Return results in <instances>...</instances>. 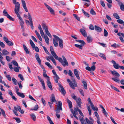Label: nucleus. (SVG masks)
<instances>
[{"mask_svg": "<svg viewBox=\"0 0 124 124\" xmlns=\"http://www.w3.org/2000/svg\"><path fill=\"white\" fill-rule=\"evenodd\" d=\"M55 39H53V42L58 43V40L59 41V46L61 48H63V40L61 39H60L58 37L55 35H53Z\"/></svg>", "mask_w": 124, "mask_h": 124, "instance_id": "obj_2", "label": "nucleus"}, {"mask_svg": "<svg viewBox=\"0 0 124 124\" xmlns=\"http://www.w3.org/2000/svg\"><path fill=\"white\" fill-rule=\"evenodd\" d=\"M80 31L82 34V35L85 37H87V35L85 30L83 29H81L80 30Z\"/></svg>", "mask_w": 124, "mask_h": 124, "instance_id": "obj_12", "label": "nucleus"}, {"mask_svg": "<svg viewBox=\"0 0 124 124\" xmlns=\"http://www.w3.org/2000/svg\"><path fill=\"white\" fill-rule=\"evenodd\" d=\"M58 105L57 106V108L55 110L56 113H59L60 110H62V103L61 101H58Z\"/></svg>", "mask_w": 124, "mask_h": 124, "instance_id": "obj_4", "label": "nucleus"}, {"mask_svg": "<svg viewBox=\"0 0 124 124\" xmlns=\"http://www.w3.org/2000/svg\"><path fill=\"white\" fill-rule=\"evenodd\" d=\"M74 73L77 78L78 80L80 79V78L78 74V70L75 69L74 70Z\"/></svg>", "mask_w": 124, "mask_h": 124, "instance_id": "obj_15", "label": "nucleus"}, {"mask_svg": "<svg viewBox=\"0 0 124 124\" xmlns=\"http://www.w3.org/2000/svg\"><path fill=\"white\" fill-rule=\"evenodd\" d=\"M47 118L50 124H54L51 120V118L48 116H47Z\"/></svg>", "mask_w": 124, "mask_h": 124, "instance_id": "obj_34", "label": "nucleus"}, {"mask_svg": "<svg viewBox=\"0 0 124 124\" xmlns=\"http://www.w3.org/2000/svg\"><path fill=\"white\" fill-rule=\"evenodd\" d=\"M98 54L104 60L106 59V58L105 56L103 54L101 53H99Z\"/></svg>", "mask_w": 124, "mask_h": 124, "instance_id": "obj_24", "label": "nucleus"}, {"mask_svg": "<svg viewBox=\"0 0 124 124\" xmlns=\"http://www.w3.org/2000/svg\"><path fill=\"white\" fill-rule=\"evenodd\" d=\"M120 8L122 11H124V5L123 4H121L120 5Z\"/></svg>", "mask_w": 124, "mask_h": 124, "instance_id": "obj_56", "label": "nucleus"}, {"mask_svg": "<svg viewBox=\"0 0 124 124\" xmlns=\"http://www.w3.org/2000/svg\"><path fill=\"white\" fill-rule=\"evenodd\" d=\"M93 40V38L91 37L88 36L87 38V41L88 43H90Z\"/></svg>", "mask_w": 124, "mask_h": 124, "instance_id": "obj_25", "label": "nucleus"}, {"mask_svg": "<svg viewBox=\"0 0 124 124\" xmlns=\"http://www.w3.org/2000/svg\"><path fill=\"white\" fill-rule=\"evenodd\" d=\"M47 79L46 83L48 86L51 90H52L53 88L52 86L51 83L50 81V79L49 78H47Z\"/></svg>", "mask_w": 124, "mask_h": 124, "instance_id": "obj_10", "label": "nucleus"}, {"mask_svg": "<svg viewBox=\"0 0 124 124\" xmlns=\"http://www.w3.org/2000/svg\"><path fill=\"white\" fill-rule=\"evenodd\" d=\"M75 46L76 47L79 48V49H81L82 48V46H83L81 45H78L77 44H75Z\"/></svg>", "mask_w": 124, "mask_h": 124, "instance_id": "obj_46", "label": "nucleus"}, {"mask_svg": "<svg viewBox=\"0 0 124 124\" xmlns=\"http://www.w3.org/2000/svg\"><path fill=\"white\" fill-rule=\"evenodd\" d=\"M110 71L113 75H114L118 77H119L120 76L119 74L117 71L115 70L113 71L111 70Z\"/></svg>", "mask_w": 124, "mask_h": 124, "instance_id": "obj_18", "label": "nucleus"}, {"mask_svg": "<svg viewBox=\"0 0 124 124\" xmlns=\"http://www.w3.org/2000/svg\"><path fill=\"white\" fill-rule=\"evenodd\" d=\"M45 64L50 69H53V68L52 66L48 62H46L45 63Z\"/></svg>", "mask_w": 124, "mask_h": 124, "instance_id": "obj_35", "label": "nucleus"}, {"mask_svg": "<svg viewBox=\"0 0 124 124\" xmlns=\"http://www.w3.org/2000/svg\"><path fill=\"white\" fill-rule=\"evenodd\" d=\"M95 66L93 65L91 68L88 66L86 67L85 69L89 71H94L95 70Z\"/></svg>", "mask_w": 124, "mask_h": 124, "instance_id": "obj_9", "label": "nucleus"}, {"mask_svg": "<svg viewBox=\"0 0 124 124\" xmlns=\"http://www.w3.org/2000/svg\"><path fill=\"white\" fill-rule=\"evenodd\" d=\"M45 32L46 34L50 38H51L52 37L51 34L48 31V29L46 30H45Z\"/></svg>", "mask_w": 124, "mask_h": 124, "instance_id": "obj_37", "label": "nucleus"}, {"mask_svg": "<svg viewBox=\"0 0 124 124\" xmlns=\"http://www.w3.org/2000/svg\"><path fill=\"white\" fill-rule=\"evenodd\" d=\"M90 13L93 15H96V13L95 11L93 10V8H91L90 11Z\"/></svg>", "mask_w": 124, "mask_h": 124, "instance_id": "obj_38", "label": "nucleus"}, {"mask_svg": "<svg viewBox=\"0 0 124 124\" xmlns=\"http://www.w3.org/2000/svg\"><path fill=\"white\" fill-rule=\"evenodd\" d=\"M7 17L10 20L12 21H14L15 20L14 18L11 16L9 15H7Z\"/></svg>", "mask_w": 124, "mask_h": 124, "instance_id": "obj_44", "label": "nucleus"}, {"mask_svg": "<svg viewBox=\"0 0 124 124\" xmlns=\"http://www.w3.org/2000/svg\"><path fill=\"white\" fill-rule=\"evenodd\" d=\"M6 43L9 46H12L13 45V43L10 41H9L8 42H7Z\"/></svg>", "mask_w": 124, "mask_h": 124, "instance_id": "obj_43", "label": "nucleus"}, {"mask_svg": "<svg viewBox=\"0 0 124 124\" xmlns=\"http://www.w3.org/2000/svg\"><path fill=\"white\" fill-rule=\"evenodd\" d=\"M82 12L84 13V15L88 17H89V14L87 13L85 11H84V10L83 9H82Z\"/></svg>", "mask_w": 124, "mask_h": 124, "instance_id": "obj_42", "label": "nucleus"}, {"mask_svg": "<svg viewBox=\"0 0 124 124\" xmlns=\"http://www.w3.org/2000/svg\"><path fill=\"white\" fill-rule=\"evenodd\" d=\"M43 76L44 77L47 78H49V77L47 76L46 72H43Z\"/></svg>", "mask_w": 124, "mask_h": 124, "instance_id": "obj_61", "label": "nucleus"}, {"mask_svg": "<svg viewBox=\"0 0 124 124\" xmlns=\"http://www.w3.org/2000/svg\"><path fill=\"white\" fill-rule=\"evenodd\" d=\"M117 22L120 24H122L124 23V22L121 19H118L117 20Z\"/></svg>", "mask_w": 124, "mask_h": 124, "instance_id": "obj_58", "label": "nucleus"}, {"mask_svg": "<svg viewBox=\"0 0 124 124\" xmlns=\"http://www.w3.org/2000/svg\"><path fill=\"white\" fill-rule=\"evenodd\" d=\"M20 107L19 106H18L17 107H16L15 106L14 107V109L16 111H19V109H20Z\"/></svg>", "mask_w": 124, "mask_h": 124, "instance_id": "obj_48", "label": "nucleus"}, {"mask_svg": "<svg viewBox=\"0 0 124 124\" xmlns=\"http://www.w3.org/2000/svg\"><path fill=\"white\" fill-rule=\"evenodd\" d=\"M0 46L3 48H4L5 47V45L4 43L1 41H0Z\"/></svg>", "mask_w": 124, "mask_h": 124, "instance_id": "obj_51", "label": "nucleus"}, {"mask_svg": "<svg viewBox=\"0 0 124 124\" xmlns=\"http://www.w3.org/2000/svg\"><path fill=\"white\" fill-rule=\"evenodd\" d=\"M41 25L43 29L46 30L48 29L47 26L46 25L45 23H42Z\"/></svg>", "mask_w": 124, "mask_h": 124, "instance_id": "obj_20", "label": "nucleus"}, {"mask_svg": "<svg viewBox=\"0 0 124 124\" xmlns=\"http://www.w3.org/2000/svg\"><path fill=\"white\" fill-rule=\"evenodd\" d=\"M113 16L114 17L117 19H118L120 18L119 16H118L117 13H115L113 14Z\"/></svg>", "mask_w": 124, "mask_h": 124, "instance_id": "obj_33", "label": "nucleus"}, {"mask_svg": "<svg viewBox=\"0 0 124 124\" xmlns=\"http://www.w3.org/2000/svg\"><path fill=\"white\" fill-rule=\"evenodd\" d=\"M51 102L53 103V102H56V101L55 100L54 95L53 94H52V97L51 99Z\"/></svg>", "mask_w": 124, "mask_h": 124, "instance_id": "obj_19", "label": "nucleus"}, {"mask_svg": "<svg viewBox=\"0 0 124 124\" xmlns=\"http://www.w3.org/2000/svg\"><path fill=\"white\" fill-rule=\"evenodd\" d=\"M44 4L47 8L49 10L52 14H54V10L51 8L46 3H44Z\"/></svg>", "mask_w": 124, "mask_h": 124, "instance_id": "obj_11", "label": "nucleus"}, {"mask_svg": "<svg viewBox=\"0 0 124 124\" xmlns=\"http://www.w3.org/2000/svg\"><path fill=\"white\" fill-rule=\"evenodd\" d=\"M85 120L88 124H93L92 122L89 120L87 118H85Z\"/></svg>", "mask_w": 124, "mask_h": 124, "instance_id": "obj_36", "label": "nucleus"}, {"mask_svg": "<svg viewBox=\"0 0 124 124\" xmlns=\"http://www.w3.org/2000/svg\"><path fill=\"white\" fill-rule=\"evenodd\" d=\"M44 39L45 40L46 43L47 45H49V39L48 37L47 36H46L45 37H44Z\"/></svg>", "mask_w": 124, "mask_h": 124, "instance_id": "obj_32", "label": "nucleus"}, {"mask_svg": "<svg viewBox=\"0 0 124 124\" xmlns=\"http://www.w3.org/2000/svg\"><path fill=\"white\" fill-rule=\"evenodd\" d=\"M71 80L72 81L73 83L69 79H67V80L69 84L70 87L73 89H75V87H77L78 85L75 79L74 78H72L71 79Z\"/></svg>", "mask_w": 124, "mask_h": 124, "instance_id": "obj_3", "label": "nucleus"}, {"mask_svg": "<svg viewBox=\"0 0 124 124\" xmlns=\"http://www.w3.org/2000/svg\"><path fill=\"white\" fill-rule=\"evenodd\" d=\"M13 3L15 5V8L14 11L15 13L17 15L18 19L20 20L19 22L20 24L21 27L23 30H24V21L23 19L21 17L20 15L18 12L19 11L20 8V4L18 2H16V0H12Z\"/></svg>", "mask_w": 124, "mask_h": 124, "instance_id": "obj_1", "label": "nucleus"}, {"mask_svg": "<svg viewBox=\"0 0 124 124\" xmlns=\"http://www.w3.org/2000/svg\"><path fill=\"white\" fill-rule=\"evenodd\" d=\"M95 29L97 32H100L102 31V29L101 28L96 25L95 26Z\"/></svg>", "mask_w": 124, "mask_h": 124, "instance_id": "obj_21", "label": "nucleus"}, {"mask_svg": "<svg viewBox=\"0 0 124 124\" xmlns=\"http://www.w3.org/2000/svg\"><path fill=\"white\" fill-rule=\"evenodd\" d=\"M73 15L74 17L78 20L80 21V18L76 14H73Z\"/></svg>", "mask_w": 124, "mask_h": 124, "instance_id": "obj_59", "label": "nucleus"}, {"mask_svg": "<svg viewBox=\"0 0 124 124\" xmlns=\"http://www.w3.org/2000/svg\"><path fill=\"white\" fill-rule=\"evenodd\" d=\"M12 62L13 64L14 65L16 66H17V67H18V63L16 61H12Z\"/></svg>", "mask_w": 124, "mask_h": 124, "instance_id": "obj_54", "label": "nucleus"}, {"mask_svg": "<svg viewBox=\"0 0 124 124\" xmlns=\"http://www.w3.org/2000/svg\"><path fill=\"white\" fill-rule=\"evenodd\" d=\"M112 79L116 82H119L120 80L118 78H112Z\"/></svg>", "mask_w": 124, "mask_h": 124, "instance_id": "obj_40", "label": "nucleus"}, {"mask_svg": "<svg viewBox=\"0 0 124 124\" xmlns=\"http://www.w3.org/2000/svg\"><path fill=\"white\" fill-rule=\"evenodd\" d=\"M50 58L51 59V60L53 62L54 64L56 66V62L55 60L53 57L52 56V57L51 58Z\"/></svg>", "mask_w": 124, "mask_h": 124, "instance_id": "obj_45", "label": "nucleus"}, {"mask_svg": "<svg viewBox=\"0 0 124 124\" xmlns=\"http://www.w3.org/2000/svg\"><path fill=\"white\" fill-rule=\"evenodd\" d=\"M35 58L36 60L37 61L39 65L41 64V60L39 57V55L38 54H36L35 55Z\"/></svg>", "mask_w": 124, "mask_h": 124, "instance_id": "obj_13", "label": "nucleus"}, {"mask_svg": "<svg viewBox=\"0 0 124 124\" xmlns=\"http://www.w3.org/2000/svg\"><path fill=\"white\" fill-rule=\"evenodd\" d=\"M9 80L11 81V79L10 76L9 75H7L5 76Z\"/></svg>", "mask_w": 124, "mask_h": 124, "instance_id": "obj_57", "label": "nucleus"}, {"mask_svg": "<svg viewBox=\"0 0 124 124\" xmlns=\"http://www.w3.org/2000/svg\"><path fill=\"white\" fill-rule=\"evenodd\" d=\"M76 41L81 43L82 44L81 45L83 46L85 44V43L83 40H76Z\"/></svg>", "mask_w": 124, "mask_h": 124, "instance_id": "obj_28", "label": "nucleus"}, {"mask_svg": "<svg viewBox=\"0 0 124 124\" xmlns=\"http://www.w3.org/2000/svg\"><path fill=\"white\" fill-rule=\"evenodd\" d=\"M87 109L88 111L89 115H91V110L90 106H87Z\"/></svg>", "mask_w": 124, "mask_h": 124, "instance_id": "obj_60", "label": "nucleus"}, {"mask_svg": "<svg viewBox=\"0 0 124 124\" xmlns=\"http://www.w3.org/2000/svg\"><path fill=\"white\" fill-rule=\"evenodd\" d=\"M52 57V56H48L46 57V59L49 62H50V60H49V59H50L51 60V59L50 58H51Z\"/></svg>", "mask_w": 124, "mask_h": 124, "instance_id": "obj_63", "label": "nucleus"}, {"mask_svg": "<svg viewBox=\"0 0 124 124\" xmlns=\"http://www.w3.org/2000/svg\"><path fill=\"white\" fill-rule=\"evenodd\" d=\"M14 69L16 72H19V69L18 68L15 67L14 68Z\"/></svg>", "mask_w": 124, "mask_h": 124, "instance_id": "obj_62", "label": "nucleus"}, {"mask_svg": "<svg viewBox=\"0 0 124 124\" xmlns=\"http://www.w3.org/2000/svg\"><path fill=\"white\" fill-rule=\"evenodd\" d=\"M31 118L34 121H36V116L35 115L33 114L30 115Z\"/></svg>", "mask_w": 124, "mask_h": 124, "instance_id": "obj_31", "label": "nucleus"}, {"mask_svg": "<svg viewBox=\"0 0 124 124\" xmlns=\"http://www.w3.org/2000/svg\"><path fill=\"white\" fill-rule=\"evenodd\" d=\"M3 39L4 41H5L6 43L9 41L8 38L6 37H4Z\"/></svg>", "mask_w": 124, "mask_h": 124, "instance_id": "obj_53", "label": "nucleus"}, {"mask_svg": "<svg viewBox=\"0 0 124 124\" xmlns=\"http://www.w3.org/2000/svg\"><path fill=\"white\" fill-rule=\"evenodd\" d=\"M12 80L14 82V84L15 85H17V81L16 79L14 78H12Z\"/></svg>", "mask_w": 124, "mask_h": 124, "instance_id": "obj_52", "label": "nucleus"}, {"mask_svg": "<svg viewBox=\"0 0 124 124\" xmlns=\"http://www.w3.org/2000/svg\"><path fill=\"white\" fill-rule=\"evenodd\" d=\"M38 106L37 105H36L34 108H31V109L32 110H37L38 108Z\"/></svg>", "mask_w": 124, "mask_h": 124, "instance_id": "obj_39", "label": "nucleus"}, {"mask_svg": "<svg viewBox=\"0 0 124 124\" xmlns=\"http://www.w3.org/2000/svg\"><path fill=\"white\" fill-rule=\"evenodd\" d=\"M111 62L113 64V66L114 68L116 69H118L119 68V65L117 63H116V62L114 60H112L111 61Z\"/></svg>", "mask_w": 124, "mask_h": 124, "instance_id": "obj_7", "label": "nucleus"}, {"mask_svg": "<svg viewBox=\"0 0 124 124\" xmlns=\"http://www.w3.org/2000/svg\"><path fill=\"white\" fill-rule=\"evenodd\" d=\"M29 41L30 42V44L32 46V48L33 50L34 49V48L35 47V44L31 39H30Z\"/></svg>", "mask_w": 124, "mask_h": 124, "instance_id": "obj_26", "label": "nucleus"}, {"mask_svg": "<svg viewBox=\"0 0 124 124\" xmlns=\"http://www.w3.org/2000/svg\"><path fill=\"white\" fill-rule=\"evenodd\" d=\"M58 60V61L61 63L63 65V64H64V62H63V60L62 58H58V56L57 55V58H54Z\"/></svg>", "mask_w": 124, "mask_h": 124, "instance_id": "obj_27", "label": "nucleus"}, {"mask_svg": "<svg viewBox=\"0 0 124 124\" xmlns=\"http://www.w3.org/2000/svg\"><path fill=\"white\" fill-rule=\"evenodd\" d=\"M0 109L1 111V113L0 112V116H1V113L3 116L4 117V118H6L7 117L6 116L5 114V112L4 110L1 108H0Z\"/></svg>", "mask_w": 124, "mask_h": 124, "instance_id": "obj_16", "label": "nucleus"}, {"mask_svg": "<svg viewBox=\"0 0 124 124\" xmlns=\"http://www.w3.org/2000/svg\"><path fill=\"white\" fill-rule=\"evenodd\" d=\"M20 97L22 98H24L25 97L24 95L22 93L18 92L17 94Z\"/></svg>", "mask_w": 124, "mask_h": 124, "instance_id": "obj_29", "label": "nucleus"}, {"mask_svg": "<svg viewBox=\"0 0 124 124\" xmlns=\"http://www.w3.org/2000/svg\"><path fill=\"white\" fill-rule=\"evenodd\" d=\"M62 57L64 61L63 62L64 63V64H63V65L64 67L66 65L68 66V64L65 57L63 55L62 56Z\"/></svg>", "mask_w": 124, "mask_h": 124, "instance_id": "obj_17", "label": "nucleus"}, {"mask_svg": "<svg viewBox=\"0 0 124 124\" xmlns=\"http://www.w3.org/2000/svg\"><path fill=\"white\" fill-rule=\"evenodd\" d=\"M2 53L4 55L8 54L9 53V52L5 49H4L2 50Z\"/></svg>", "mask_w": 124, "mask_h": 124, "instance_id": "obj_22", "label": "nucleus"}, {"mask_svg": "<svg viewBox=\"0 0 124 124\" xmlns=\"http://www.w3.org/2000/svg\"><path fill=\"white\" fill-rule=\"evenodd\" d=\"M3 13L4 16L7 17V15H9L8 14V12L5 9H4L3 11Z\"/></svg>", "mask_w": 124, "mask_h": 124, "instance_id": "obj_49", "label": "nucleus"}, {"mask_svg": "<svg viewBox=\"0 0 124 124\" xmlns=\"http://www.w3.org/2000/svg\"><path fill=\"white\" fill-rule=\"evenodd\" d=\"M23 47L26 53L27 54H29V51L28 50V49L26 47V46L25 45L23 44Z\"/></svg>", "mask_w": 124, "mask_h": 124, "instance_id": "obj_23", "label": "nucleus"}, {"mask_svg": "<svg viewBox=\"0 0 124 124\" xmlns=\"http://www.w3.org/2000/svg\"><path fill=\"white\" fill-rule=\"evenodd\" d=\"M76 102L80 108H81V100L80 98H78V99L76 100Z\"/></svg>", "mask_w": 124, "mask_h": 124, "instance_id": "obj_14", "label": "nucleus"}, {"mask_svg": "<svg viewBox=\"0 0 124 124\" xmlns=\"http://www.w3.org/2000/svg\"><path fill=\"white\" fill-rule=\"evenodd\" d=\"M50 51L52 55L54 58H57V55L54 52V50L52 46H51L50 48Z\"/></svg>", "mask_w": 124, "mask_h": 124, "instance_id": "obj_8", "label": "nucleus"}, {"mask_svg": "<svg viewBox=\"0 0 124 124\" xmlns=\"http://www.w3.org/2000/svg\"><path fill=\"white\" fill-rule=\"evenodd\" d=\"M58 85L60 87L59 88L60 91L61 92L62 94L63 95H64L66 93V92L64 89L63 86L60 83H58Z\"/></svg>", "mask_w": 124, "mask_h": 124, "instance_id": "obj_5", "label": "nucleus"}, {"mask_svg": "<svg viewBox=\"0 0 124 124\" xmlns=\"http://www.w3.org/2000/svg\"><path fill=\"white\" fill-rule=\"evenodd\" d=\"M88 101L90 102V104L91 108L94 111L96 110L97 111L98 110V108L97 107L95 108L94 106L91 102V100L90 98H89L88 99Z\"/></svg>", "mask_w": 124, "mask_h": 124, "instance_id": "obj_6", "label": "nucleus"}, {"mask_svg": "<svg viewBox=\"0 0 124 124\" xmlns=\"http://www.w3.org/2000/svg\"><path fill=\"white\" fill-rule=\"evenodd\" d=\"M40 32L41 36L42 37L44 38V37H45L46 36H45L44 32L42 30L40 31Z\"/></svg>", "mask_w": 124, "mask_h": 124, "instance_id": "obj_55", "label": "nucleus"}, {"mask_svg": "<svg viewBox=\"0 0 124 124\" xmlns=\"http://www.w3.org/2000/svg\"><path fill=\"white\" fill-rule=\"evenodd\" d=\"M68 74L70 76H71L72 77H73L72 75L73 74L72 72L71 71V70H69V73H68Z\"/></svg>", "mask_w": 124, "mask_h": 124, "instance_id": "obj_64", "label": "nucleus"}, {"mask_svg": "<svg viewBox=\"0 0 124 124\" xmlns=\"http://www.w3.org/2000/svg\"><path fill=\"white\" fill-rule=\"evenodd\" d=\"M28 18L29 19L30 21H32V18L31 15L30 13H28Z\"/></svg>", "mask_w": 124, "mask_h": 124, "instance_id": "obj_47", "label": "nucleus"}, {"mask_svg": "<svg viewBox=\"0 0 124 124\" xmlns=\"http://www.w3.org/2000/svg\"><path fill=\"white\" fill-rule=\"evenodd\" d=\"M110 86L113 89L115 90L117 92H120L119 90L118 89L116 88V87H115L112 85H111Z\"/></svg>", "mask_w": 124, "mask_h": 124, "instance_id": "obj_41", "label": "nucleus"}, {"mask_svg": "<svg viewBox=\"0 0 124 124\" xmlns=\"http://www.w3.org/2000/svg\"><path fill=\"white\" fill-rule=\"evenodd\" d=\"M108 33L107 31L105 29H104V36L105 37L108 36Z\"/></svg>", "mask_w": 124, "mask_h": 124, "instance_id": "obj_50", "label": "nucleus"}, {"mask_svg": "<svg viewBox=\"0 0 124 124\" xmlns=\"http://www.w3.org/2000/svg\"><path fill=\"white\" fill-rule=\"evenodd\" d=\"M67 103H68L69 107L70 108H71L72 107V103L71 101L69 100V99H67Z\"/></svg>", "mask_w": 124, "mask_h": 124, "instance_id": "obj_30", "label": "nucleus"}]
</instances>
